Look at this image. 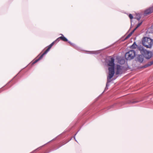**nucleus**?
Returning <instances> with one entry per match:
<instances>
[{
  "instance_id": "1",
  "label": "nucleus",
  "mask_w": 153,
  "mask_h": 153,
  "mask_svg": "<svg viewBox=\"0 0 153 153\" xmlns=\"http://www.w3.org/2000/svg\"><path fill=\"white\" fill-rule=\"evenodd\" d=\"M115 59L114 57H111L108 61V65L110 66L108 68L109 74L107 76V81L104 91L108 89L109 85V83L111 82L110 79L112 78L114 74Z\"/></svg>"
},
{
  "instance_id": "2",
  "label": "nucleus",
  "mask_w": 153,
  "mask_h": 153,
  "mask_svg": "<svg viewBox=\"0 0 153 153\" xmlns=\"http://www.w3.org/2000/svg\"><path fill=\"white\" fill-rule=\"evenodd\" d=\"M137 49L140 51L141 54L144 55L146 59H149L152 57L153 53L152 52L147 51L143 46H138Z\"/></svg>"
},
{
  "instance_id": "3",
  "label": "nucleus",
  "mask_w": 153,
  "mask_h": 153,
  "mask_svg": "<svg viewBox=\"0 0 153 153\" xmlns=\"http://www.w3.org/2000/svg\"><path fill=\"white\" fill-rule=\"evenodd\" d=\"M142 43L143 46L147 48H151L153 45V41L151 38L147 37H143L142 39Z\"/></svg>"
},
{
  "instance_id": "4",
  "label": "nucleus",
  "mask_w": 153,
  "mask_h": 153,
  "mask_svg": "<svg viewBox=\"0 0 153 153\" xmlns=\"http://www.w3.org/2000/svg\"><path fill=\"white\" fill-rule=\"evenodd\" d=\"M136 55V53L134 51L131 50L126 53L125 57L127 59L131 60L134 58Z\"/></svg>"
},
{
  "instance_id": "5",
  "label": "nucleus",
  "mask_w": 153,
  "mask_h": 153,
  "mask_svg": "<svg viewBox=\"0 0 153 153\" xmlns=\"http://www.w3.org/2000/svg\"><path fill=\"white\" fill-rule=\"evenodd\" d=\"M145 56L142 54H139L136 58V61L140 62L142 63L144 60Z\"/></svg>"
},
{
  "instance_id": "6",
  "label": "nucleus",
  "mask_w": 153,
  "mask_h": 153,
  "mask_svg": "<svg viewBox=\"0 0 153 153\" xmlns=\"http://www.w3.org/2000/svg\"><path fill=\"white\" fill-rule=\"evenodd\" d=\"M153 12V6L150 7L149 8L146 10L144 13L145 16L149 15Z\"/></svg>"
},
{
  "instance_id": "7",
  "label": "nucleus",
  "mask_w": 153,
  "mask_h": 153,
  "mask_svg": "<svg viewBox=\"0 0 153 153\" xmlns=\"http://www.w3.org/2000/svg\"><path fill=\"white\" fill-rule=\"evenodd\" d=\"M117 71L115 73L116 75H118L119 74H122V69L120 65H117Z\"/></svg>"
},
{
  "instance_id": "8",
  "label": "nucleus",
  "mask_w": 153,
  "mask_h": 153,
  "mask_svg": "<svg viewBox=\"0 0 153 153\" xmlns=\"http://www.w3.org/2000/svg\"><path fill=\"white\" fill-rule=\"evenodd\" d=\"M47 53H48V52L47 51H45L43 53H42L41 55V56L37 59H36L33 62H32V64H34L36 62H38V61H39L41 59H42V58L43 56L44 55H45V54H46Z\"/></svg>"
},
{
  "instance_id": "9",
  "label": "nucleus",
  "mask_w": 153,
  "mask_h": 153,
  "mask_svg": "<svg viewBox=\"0 0 153 153\" xmlns=\"http://www.w3.org/2000/svg\"><path fill=\"white\" fill-rule=\"evenodd\" d=\"M68 42L72 46L74 47V48H75L76 49L80 51L81 50V48L77 46L75 44L71 42L70 41H68Z\"/></svg>"
},
{
  "instance_id": "10",
  "label": "nucleus",
  "mask_w": 153,
  "mask_h": 153,
  "mask_svg": "<svg viewBox=\"0 0 153 153\" xmlns=\"http://www.w3.org/2000/svg\"><path fill=\"white\" fill-rule=\"evenodd\" d=\"M60 35H61V36L59 37V38H60L61 39L65 42H68L69 41L68 39L65 37L62 34H61Z\"/></svg>"
},
{
  "instance_id": "11",
  "label": "nucleus",
  "mask_w": 153,
  "mask_h": 153,
  "mask_svg": "<svg viewBox=\"0 0 153 153\" xmlns=\"http://www.w3.org/2000/svg\"><path fill=\"white\" fill-rule=\"evenodd\" d=\"M138 46L137 45L136 42H134L133 44L131 46L130 48L132 49H135L136 47L137 48Z\"/></svg>"
},
{
  "instance_id": "12",
  "label": "nucleus",
  "mask_w": 153,
  "mask_h": 153,
  "mask_svg": "<svg viewBox=\"0 0 153 153\" xmlns=\"http://www.w3.org/2000/svg\"><path fill=\"white\" fill-rule=\"evenodd\" d=\"M153 64V60L149 62L147 64L145 65L144 66L145 68L149 66H150Z\"/></svg>"
},
{
  "instance_id": "13",
  "label": "nucleus",
  "mask_w": 153,
  "mask_h": 153,
  "mask_svg": "<svg viewBox=\"0 0 153 153\" xmlns=\"http://www.w3.org/2000/svg\"><path fill=\"white\" fill-rule=\"evenodd\" d=\"M140 14L139 13H137L136 14V16L135 18L137 19L138 21H139L141 18Z\"/></svg>"
},
{
  "instance_id": "14",
  "label": "nucleus",
  "mask_w": 153,
  "mask_h": 153,
  "mask_svg": "<svg viewBox=\"0 0 153 153\" xmlns=\"http://www.w3.org/2000/svg\"><path fill=\"white\" fill-rule=\"evenodd\" d=\"M100 53V50L96 51H91V53H90V54H97L99 53Z\"/></svg>"
},
{
  "instance_id": "15",
  "label": "nucleus",
  "mask_w": 153,
  "mask_h": 153,
  "mask_svg": "<svg viewBox=\"0 0 153 153\" xmlns=\"http://www.w3.org/2000/svg\"><path fill=\"white\" fill-rule=\"evenodd\" d=\"M54 43L55 42H53L51 44H50L48 47H49L51 48L52 46L54 45Z\"/></svg>"
},
{
  "instance_id": "16",
  "label": "nucleus",
  "mask_w": 153,
  "mask_h": 153,
  "mask_svg": "<svg viewBox=\"0 0 153 153\" xmlns=\"http://www.w3.org/2000/svg\"><path fill=\"white\" fill-rule=\"evenodd\" d=\"M142 22L139 23L137 25V27L135 28L136 29H137L138 27H139L142 24Z\"/></svg>"
},
{
  "instance_id": "17",
  "label": "nucleus",
  "mask_w": 153,
  "mask_h": 153,
  "mask_svg": "<svg viewBox=\"0 0 153 153\" xmlns=\"http://www.w3.org/2000/svg\"><path fill=\"white\" fill-rule=\"evenodd\" d=\"M132 34L131 33H129L126 37L125 39H126L130 37Z\"/></svg>"
},
{
  "instance_id": "18",
  "label": "nucleus",
  "mask_w": 153,
  "mask_h": 153,
  "mask_svg": "<svg viewBox=\"0 0 153 153\" xmlns=\"http://www.w3.org/2000/svg\"><path fill=\"white\" fill-rule=\"evenodd\" d=\"M60 38H59V37L57 38L55 41H54V42H55V43L56 42H58L59 40H60Z\"/></svg>"
},
{
  "instance_id": "19",
  "label": "nucleus",
  "mask_w": 153,
  "mask_h": 153,
  "mask_svg": "<svg viewBox=\"0 0 153 153\" xmlns=\"http://www.w3.org/2000/svg\"><path fill=\"white\" fill-rule=\"evenodd\" d=\"M128 16L130 18V19H132L133 18V16H132V15L131 14H130Z\"/></svg>"
},
{
  "instance_id": "20",
  "label": "nucleus",
  "mask_w": 153,
  "mask_h": 153,
  "mask_svg": "<svg viewBox=\"0 0 153 153\" xmlns=\"http://www.w3.org/2000/svg\"><path fill=\"white\" fill-rule=\"evenodd\" d=\"M50 49L51 48L48 47V48L45 51H47V52H48L50 51Z\"/></svg>"
},
{
  "instance_id": "21",
  "label": "nucleus",
  "mask_w": 153,
  "mask_h": 153,
  "mask_svg": "<svg viewBox=\"0 0 153 153\" xmlns=\"http://www.w3.org/2000/svg\"><path fill=\"white\" fill-rule=\"evenodd\" d=\"M78 132H78H76V133L75 134V135H74V139H75V141H76V142H77V141L76 140V138H75V136H76V135L77 134V133Z\"/></svg>"
},
{
  "instance_id": "22",
  "label": "nucleus",
  "mask_w": 153,
  "mask_h": 153,
  "mask_svg": "<svg viewBox=\"0 0 153 153\" xmlns=\"http://www.w3.org/2000/svg\"><path fill=\"white\" fill-rule=\"evenodd\" d=\"M136 29L135 28L133 30H132L131 32L130 33L132 34H133V33L134 32L135 30Z\"/></svg>"
},
{
  "instance_id": "23",
  "label": "nucleus",
  "mask_w": 153,
  "mask_h": 153,
  "mask_svg": "<svg viewBox=\"0 0 153 153\" xmlns=\"http://www.w3.org/2000/svg\"><path fill=\"white\" fill-rule=\"evenodd\" d=\"M127 67H126V69H126V70H128V69H130V68H129V66H128V65H127Z\"/></svg>"
},
{
  "instance_id": "24",
  "label": "nucleus",
  "mask_w": 153,
  "mask_h": 153,
  "mask_svg": "<svg viewBox=\"0 0 153 153\" xmlns=\"http://www.w3.org/2000/svg\"><path fill=\"white\" fill-rule=\"evenodd\" d=\"M65 143H64V144H62V145H61V146H60L59 147H58V148H59V147H61L62 146H63V145H64L65 144Z\"/></svg>"
},
{
  "instance_id": "25",
  "label": "nucleus",
  "mask_w": 153,
  "mask_h": 153,
  "mask_svg": "<svg viewBox=\"0 0 153 153\" xmlns=\"http://www.w3.org/2000/svg\"><path fill=\"white\" fill-rule=\"evenodd\" d=\"M134 103H136V102H137V101H134Z\"/></svg>"
},
{
  "instance_id": "26",
  "label": "nucleus",
  "mask_w": 153,
  "mask_h": 153,
  "mask_svg": "<svg viewBox=\"0 0 153 153\" xmlns=\"http://www.w3.org/2000/svg\"><path fill=\"white\" fill-rule=\"evenodd\" d=\"M132 21L131 20V24H132Z\"/></svg>"
},
{
  "instance_id": "27",
  "label": "nucleus",
  "mask_w": 153,
  "mask_h": 153,
  "mask_svg": "<svg viewBox=\"0 0 153 153\" xmlns=\"http://www.w3.org/2000/svg\"><path fill=\"white\" fill-rule=\"evenodd\" d=\"M36 150H36H34L33 151V152H34V151H35V150Z\"/></svg>"
},
{
  "instance_id": "28",
  "label": "nucleus",
  "mask_w": 153,
  "mask_h": 153,
  "mask_svg": "<svg viewBox=\"0 0 153 153\" xmlns=\"http://www.w3.org/2000/svg\"><path fill=\"white\" fill-rule=\"evenodd\" d=\"M45 153H47V152H45Z\"/></svg>"
}]
</instances>
